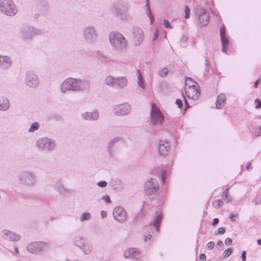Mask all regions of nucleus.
<instances>
[{
    "label": "nucleus",
    "mask_w": 261,
    "mask_h": 261,
    "mask_svg": "<svg viewBox=\"0 0 261 261\" xmlns=\"http://www.w3.org/2000/svg\"><path fill=\"white\" fill-rule=\"evenodd\" d=\"M209 22V17H198V24L201 26L206 25Z\"/></svg>",
    "instance_id": "nucleus-23"
},
{
    "label": "nucleus",
    "mask_w": 261,
    "mask_h": 261,
    "mask_svg": "<svg viewBox=\"0 0 261 261\" xmlns=\"http://www.w3.org/2000/svg\"><path fill=\"white\" fill-rule=\"evenodd\" d=\"M212 14L214 16H216L217 14L215 13V11L208 9H203L201 8L200 9V12L198 13V16H202V15H206V16H210Z\"/></svg>",
    "instance_id": "nucleus-17"
},
{
    "label": "nucleus",
    "mask_w": 261,
    "mask_h": 261,
    "mask_svg": "<svg viewBox=\"0 0 261 261\" xmlns=\"http://www.w3.org/2000/svg\"><path fill=\"white\" fill-rule=\"evenodd\" d=\"M219 219L218 218H214L213 220L212 225H215L219 223Z\"/></svg>",
    "instance_id": "nucleus-50"
},
{
    "label": "nucleus",
    "mask_w": 261,
    "mask_h": 261,
    "mask_svg": "<svg viewBox=\"0 0 261 261\" xmlns=\"http://www.w3.org/2000/svg\"><path fill=\"white\" fill-rule=\"evenodd\" d=\"M110 43L117 49H123L126 47L127 42L124 36L118 32H111L109 35Z\"/></svg>",
    "instance_id": "nucleus-3"
},
{
    "label": "nucleus",
    "mask_w": 261,
    "mask_h": 261,
    "mask_svg": "<svg viewBox=\"0 0 261 261\" xmlns=\"http://www.w3.org/2000/svg\"><path fill=\"white\" fill-rule=\"evenodd\" d=\"M144 33L142 29L135 27L133 30V40L136 45H139L143 40Z\"/></svg>",
    "instance_id": "nucleus-9"
},
{
    "label": "nucleus",
    "mask_w": 261,
    "mask_h": 261,
    "mask_svg": "<svg viewBox=\"0 0 261 261\" xmlns=\"http://www.w3.org/2000/svg\"><path fill=\"white\" fill-rule=\"evenodd\" d=\"M90 218V214L89 213H85L82 214L81 217V220L82 221L89 220Z\"/></svg>",
    "instance_id": "nucleus-29"
},
{
    "label": "nucleus",
    "mask_w": 261,
    "mask_h": 261,
    "mask_svg": "<svg viewBox=\"0 0 261 261\" xmlns=\"http://www.w3.org/2000/svg\"><path fill=\"white\" fill-rule=\"evenodd\" d=\"M218 233L223 234L225 232V229L224 227H220L218 229Z\"/></svg>",
    "instance_id": "nucleus-44"
},
{
    "label": "nucleus",
    "mask_w": 261,
    "mask_h": 261,
    "mask_svg": "<svg viewBox=\"0 0 261 261\" xmlns=\"http://www.w3.org/2000/svg\"><path fill=\"white\" fill-rule=\"evenodd\" d=\"M185 91L187 97L193 100L197 99L200 93L198 84L190 77L186 80Z\"/></svg>",
    "instance_id": "nucleus-1"
},
{
    "label": "nucleus",
    "mask_w": 261,
    "mask_h": 261,
    "mask_svg": "<svg viewBox=\"0 0 261 261\" xmlns=\"http://www.w3.org/2000/svg\"><path fill=\"white\" fill-rule=\"evenodd\" d=\"M258 83H259V81H256V82L254 84V88H256L258 85Z\"/></svg>",
    "instance_id": "nucleus-56"
},
{
    "label": "nucleus",
    "mask_w": 261,
    "mask_h": 261,
    "mask_svg": "<svg viewBox=\"0 0 261 261\" xmlns=\"http://www.w3.org/2000/svg\"><path fill=\"white\" fill-rule=\"evenodd\" d=\"M158 188V182L156 180L151 178L147 181L145 185V191L146 194L151 195L154 193Z\"/></svg>",
    "instance_id": "nucleus-7"
},
{
    "label": "nucleus",
    "mask_w": 261,
    "mask_h": 261,
    "mask_svg": "<svg viewBox=\"0 0 261 261\" xmlns=\"http://www.w3.org/2000/svg\"><path fill=\"white\" fill-rule=\"evenodd\" d=\"M217 248L221 250L223 249V243L222 242V241H219L217 242Z\"/></svg>",
    "instance_id": "nucleus-35"
},
{
    "label": "nucleus",
    "mask_w": 261,
    "mask_h": 261,
    "mask_svg": "<svg viewBox=\"0 0 261 261\" xmlns=\"http://www.w3.org/2000/svg\"><path fill=\"white\" fill-rule=\"evenodd\" d=\"M27 83L30 87H35L38 84V80L36 75L28 74L27 76Z\"/></svg>",
    "instance_id": "nucleus-14"
},
{
    "label": "nucleus",
    "mask_w": 261,
    "mask_h": 261,
    "mask_svg": "<svg viewBox=\"0 0 261 261\" xmlns=\"http://www.w3.org/2000/svg\"><path fill=\"white\" fill-rule=\"evenodd\" d=\"M97 185L100 187H105L107 186V183L105 181H101L98 182Z\"/></svg>",
    "instance_id": "nucleus-46"
},
{
    "label": "nucleus",
    "mask_w": 261,
    "mask_h": 261,
    "mask_svg": "<svg viewBox=\"0 0 261 261\" xmlns=\"http://www.w3.org/2000/svg\"><path fill=\"white\" fill-rule=\"evenodd\" d=\"M170 146L168 143H164L161 142L160 143L158 146V151L159 154L162 156H165L167 154L169 150Z\"/></svg>",
    "instance_id": "nucleus-13"
},
{
    "label": "nucleus",
    "mask_w": 261,
    "mask_h": 261,
    "mask_svg": "<svg viewBox=\"0 0 261 261\" xmlns=\"http://www.w3.org/2000/svg\"><path fill=\"white\" fill-rule=\"evenodd\" d=\"M247 170L248 171L251 170L252 169V166L251 163L249 164L246 168Z\"/></svg>",
    "instance_id": "nucleus-55"
},
{
    "label": "nucleus",
    "mask_w": 261,
    "mask_h": 261,
    "mask_svg": "<svg viewBox=\"0 0 261 261\" xmlns=\"http://www.w3.org/2000/svg\"><path fill=\"white\" fill-rule=\"evenodd\" d=\"M238 217H239V215L238 214H231L230 215V219L232 221H234L235 219L237 218Z\"/></svg>",
    "instance_id": "nucleus-40"
},
{
    "label": "nucleus",
    "mask_w": 261,
    "mask_h": 261,
    "mask_svg": "<svg viewBox=\"0 0 261 261\" xmlns=\"http://www.w3.org/2000/svg\"><path fill=\"white\" fill-rule=\"evenodd\" d=\"M127 84L126 79L124 77H120L117 78L116 86H118L120 88L124 87Z\"/></svg>",
    "instance_id": "nucleus-20"
},
{
    "label": "nucleus",
    "mask_w": 261,
    "mask_h": 261,
    "mask_svg": "<svg viewBox=\"0 0 261 261\" xmlns=\"http://www.w3.org/2000/svg\"><path fill=\"white\" fill-rule=\"evenodd\" d=\"M190 9L187 6H186L185 7V16H189L190 15Z\"/></svg>",
    "instance_id": "nucleus-41"
},
{
    "label": "nucleus",
    "mask_w": 261,
    "mask_h": 261,
    "mask_svg": "<svg viewBox=\"0 0 261 261\" xmlns=\"http://www.w3.org/2000/svg\"><path fill=\"white\" fill-rule=\"evenodd\" d=\"M183 98L185 100V110H186L189 107V106L188 105L187 100H186V99L184 96H183Z\"/></svg>",
    "instance_id": "nucleus-51"
},
{
    "label": "nucleus",
    "mask_w": 261,
    "mask_h": 261,
    "mask_svg": "<svg viewBox=\"0 0 261 261\" xmlns=\"http://www.w3.org/2000/svg\"><path fill=\"white\" fill-rule=\"evenodd\" d=\"M255 102L257 103V105L255 106L256 109L261 108V100H260L258 99H256L255 100Z\"/></svg>",
    "instance_id": "nucleus-39"
},
{
    "label": "nucleus",
    "mask_w": 261,
    "mask_h": 261,
    "mask_svg": "<svg viewBox=\"0 0 261 261\" xmlns=\"http://www.w3.org/2000/svg\"><path fill=\"white\" fill-rule=\"evenodd\" d=\"M92 117H91V119H96L98 117V114L97 112L94 111L91 113Z\"/></svg>",
    "instance_id": "nucleus-38"
},
{
    "label": "nucleus",
    "mask_w": 261,
    "mask_h": 261,
    "mask_svg": "<svg viewBox=\"0 0 261 261\" xmlns=\"http://www.w3.org/2000/svg\"><path fill=\"white\" fill-rule=\"evenodd\" d=\"M215 246V243L213 241L208 242L206 245V249L209 250H212Z\"/></svg>",
    "instance_id": "nucleus-32"
},
{
    "label": "nucleus",
    "mask_w": 261,
    "mask_h": 261,
    "mask_svg": "<svg viewBox=\"0 0 261 261\" xmlns=\"http://www.w3.org/2000/svg\"><path fill=\"white\" fill-rule=\"evenodd\" d=\"M113 216L117 221H124L126 219V213L122 207L117 206L114 209Z\"/></svg>",
    "instance_id": "nucleus-8"
},
{
    "label": "nucleus",
    "mask_w": 261,
    "mask_h": 261,
    "mask_svg": "<svg viewBox=\"0 0 261 261\" xmlns=\"http://www.w3.org/2000/svg\"><path fill=\"white\" fill-rule=\"evenodd\" d=\"M0 12L8 16H14L17 9L12 0H0Z\"/></svg>",
    "instance_id": "nucleus-4"
},
{
    "label": "nucleus",
    "mask_w": 261,
    "mask_h": 261,
    "mask_svg": "<svg viewBox=\"0 0 261 261\" xmlns=\"http://www.w3.org/2000/svg\"><path fill=\"white\" fill-rule=\"evenodd\" d=\"M9 107V100L5 97H0V110H6Z\"/></svg>",
    "instance_id": "nucleus-18"
},
{
    "label": "nucleus",
    "mask_w": 261,
    "mask_h": 261,
    "mask_svg": "<svg viewBox=\"0 0 261 261\" xmlns=\"http://www.w3.org/2000/svg\"><path fill=\"white\" fill-rule=\"evenodd\" d=\"M137 75H138V84L141 87H142V88L144 89L145 88V84L143 82V77L141 75L140 70H138L137 71Z\"/></svg>",
    "instance_id": "nucleus-24"
},
{
    "label": "nucleus",
    "mask_w": 261,
    "mask_h": 261,
    "mask_svg": "<svg viewBox=\"0 0 261 261\" xmlns=\"http://www.w3.org/2000/svg\"><path fill=\"white\" fill-rule=\"evenodd\" d=\"M228 193L229 189L227 188L225 190L223 193V197L224 200H227V202L230 201V200L228 199Z\"/></svg>",
    "instance_id": "nucleus-30"
},
{
    "label": "nucleus",
    "mask_w": 261,
    "mask_h": 261,
    "mask_svg": "<svg viewBox=\"0 0 261 261\" xmlns=\"http://www.w3.org/2000/svg\"><path fill=\"white\" fill-rule=\"evenodd\" d=\"M102 199L106 202L108 203H110L111 202V200L110 198L108 196H103L102 197Z\"/></svg>",
    "instance_id": "nucleus-36"
},
{
    "label": "nucleus",
    "mask_w": 261,
    "mask_h": 261,
    "mask_svg": "<svg viewBox=\"0 0 261 261\" xmlns=\"http://www.w3.org/2000/svg\"><path fill=\"white\" fill-rule=\"evenodd\" d=\"M257 244L258 245H261V239H258L257 240Z\"/></svg>",
    "instance_id": "nucleus-57"
},
{
    "label": "nucleus",
    "mask_w": 261,
    "mask_h": 261,
    "mask_svg": "<svg viewBox=\"0 0 261 261\" xmlns=\"http://www.w3.org/2000/svg\"><path fill=\"white\" fill-rule=\"evenodd\" d=\"M164 121V116L158 106L151 103L150 122L153 125L161 124Z\"/></svg>",
    "instance_id": "nucleus-5"
},
{
    "label": "nucleus",
    "mask_w": 261,
    "mask_h": 261,
    "mask_svg": "<svg viewBox=\"0 0 261 261\" xmlns=\"http://www.w3.org/2000/svg\"><path fill=\"white\" fill-rule=\"evenodd\" d=\"M39 125L38 123L34 122V123H32V124L31 127L29 128V130L30 132H33L38 129L39 128Z\"/></svg>",
    "instance_id": "nucleus-27"
},
{
    "label": "nucleus",
    "mask_w": 261,
    "mask_h": 261,
    "mask_svg": "<svg viewBox=\"0 0 261 261\" xmlns=\"http://www.w3.org/2000/svg\"><path fill=\"white\" fill-rule=\"evenodd\" d=\"M101 216L102 218H105L107 216V212L104 211L101 212Z\"/></svg>",
    "instance_id": "nucleus-52"
},
{
    "label": "nucleus",
    "mask_w": 261,
    "mask_h": 261,
    "mask_svg": "<svg viewBox=\"0 0 261 261\" xmlns=\"http://www.w3.org/2000/svg\"><path fill=\"white\" fill-rule=\"evenodd\" d=\"M158 36H159L158 31L157 30H156L153 34L152 40H156L158 38Z\"/></svg>",
    "instance_id": "nucleus-43"
},
{
    "label": "nucleus",
    "mask_w": 261,
    "mask_h": 261,
    "mask_svg": "<svg viewBox=\"0 0 261 261\" xmlns=\"http://www.w3.org/2000/svg\"><path fill=\"white\" fill-rule=\"evenodd\" d=\"M84 117L85 119H91L92 117L91 113H86L84 114Z\"/></svg>",
    "instance_id": "nucleus-42"
},
{
    "label": "nucleus",
    "mask_w": 261,
    "mask_h": 261,
    "mask_svg": "<svg viewBox=\"0 0 261 261\" xmlns=\"http://www.w3.org/2000/svg\"><path fill=\"white\" fill-rule=\"evenodd\" d=\"M242 260H243V261H245V260H246V252H245V251H244V252L242 253Z\"/></svg>",
    "instance_id": "nucleus-53"
},
{
    "label": "nucleus",
    "mask_w": 261,
    "mask_h": 261,
    "mask_svg": "<svg viewBox=\"0 0 261 261\" xmlns=\"http://www.w3.org/2000/svg\"><path fill=\"white\" fill-rule=\"evenodd\" d=\"M233 250L232 248H229L225 250L223 252V256L225 258H227L232 253Z\"/></svg>",
    "instance_id": "nucleus-28"
},
{
    "label": "nucleus",
    "mask_w": 261,
    "mask_h": 261,
    "mask_svg": "<svg viewBox=\"0 0 261 261\" xmlns=\"http://www.w3.org/2000/svg\"><path fill=\"white\" fill-rule=\"evenodd\" d=\"M16 239H18V237L16 236Z\"/></svg>",
    "instance_id": "nucleus-58"
},
{
    "label": "nucleus",
    "mask_w": 261,
    "mask_h": 261,
    "mask_svg": "<svg viewBox=\"0 0 261 261\" xmlns=\"http://www.w3.org/2000/svg\"><path fill=\"white\" fill-rule=\"evenodd\" d=\"M124 256L126 258H138L140 256V252L137 249L131 248L124 252Z\"/></svg>",
    "instance_id": "nucleus-11"
},
{
    "label": "nucleus",
    "mask_w": 261,
    "mask_h": 261,
    "mask_svg": "<svg viewBox=\"0 0 261 261\" xmlns=\"http://www.w3.org/2000/svg\"><path fill=\"white\" fill-rule=\"evenodd\" d=\"M151 236L150 234H148L145 237L144 241L146 242L147 240H150L151 239Z\"/></svg>",
    "instance_id": "nucleus-54"
},
{
    "label": "nucleus",
    "mask_w": 261,
    "mask_h": 261,
    "mask_svg": "<svg viewBox=\"0 0 261 261\" xmlns=\"http://www.w3.org/2000/svg\"><path fill=\"white\" fill-rule=\"evenodd\" d=\"M146 4L144 7V10L146 11L147 16H152L151 13V10L149 4L148 0H146Z\"/></svg>",
    "instance_id": "nucleus-25"
},
{
    "label": "nucleus",
    "mask_w": 261,
    "mask_h": 261,
    "mask_svg": "<svg viewBox=\"0 0 261 261\" xmlns=\"http://www.w3.org/2000/svg\"><path fill=\"white\" fill-rule=\"evenodd\" d=\"M6 62V63L10 64V59L7 57L0 56V63Z\"/></svg>",
    "instance_id": "nucleus-34"
},
{
    "label": "nucleus",
    "mask_w": 261,
    "mask_h": 261,
    "mask_svg": "<svg viewBox=\"0 0 261 261\" xmlns=\"http://www.w3.org/2000/svg\"><path fill=\"white\" fill-rule=\"evenodd\" d=\"M160 220H161V218H160V216H158L157 219L155 220V221L154 222V225L155 226V227H157L158 225H159Z\"/></svg>",
    "instance_id": "nucleus-49"
},
{
    "label": "nucleus",
    "mask_w": 261,
    "mask_h": 261,
    "mask_svg": "<svg viewBox=\"0 0 261 261\" xmlns=\"http://www.w3.org/2000/svg\"><path fill=\"white\" fill-rule=\"evenodd\" d=\"M226 100V96L223 94H219L216 100V107L217 108H220L223 105L225 104Z\"/></svg>",
    "instance_id": "nucleus-16"
},
{
    "label": "nucleus",
    "mask_w": 261,
    "mask_h": 261,
    "mask_svg": "<svg viewBox=\"0 0 261 261\" xmlns=\"http://www.w3.org/2000/svg\"><path fill=\"white\" fill-rule=\"evenodd\" d=\"M84 83L78 80L68 79L65 81L61 85V89L63 91L66 90H77L80 89Z\"/></svg>",
    "instance_id": "nucleus-6"
},
{
    "label": "nucleus",
    "mask_w": 261,
    "mask_h": 261,
    "mask_svg": "<svg viewBox=\"0 0 261 261\" xmlns=\"http://www.w3.org/2000/svg\"><path fill=\"white\" fill-rule=\"evenodd\" d=\"M221 38V41L223 45V51L226 53L228 48L229 41L227 37H223Z\"/></svg>",
    "instance_id": "nucleus-22"
},
{
    "label": "nucleus",
    "mask_w": 261,
    "mask_h": 261,
    "mask_svg": "<svg viewBox=\"0 0 261 261\" xmlns=\"http://www.w3.org/2000/svg\"><path fill=\"white\" fill-rule=\"evenodd\" d=\"M232 241L231 239L227 238L225 240V243L226 245H230L232 244Z\"/></svg>",
    "instance_id": "nucleus-45"
},
{
    "label": "nucleus",
    "mask_w": 261,
    "mask_h": 261,
    "mask_svg": "<svg viewBox=\"0 0 261 261\" xmlns=\"http://www.w3.org/2000/svg\"><path fill=\"white\" fill-rule=\"evenodd\" d=\"M37 143L38 146L41 149L46 148L51 149L53 147L51 140L48 138L40 139L37 141Z\"/></svg>",
    "instance_id": "nucleus-12"
},
{
    "label": "nucleus",
    "mask_w": 261,
    "mask_h": 261,
    "mask_svg": "<svg viewBox=\"0 0 261 261\" xmlns=\"http://www.w3.org/2000/svg\"><path fill=\"white\" fill-rule=\"evenodd\" d=\"M40 13L38 14V15H45L49 11V7L48 4H44L41 6H40L38 7Z\"/></svg>",
    "instance_id": "nucleus-19"
},
{
    "label": "nucleus",
    "mask_w": 261,
    "mask_h": 261,
    "mask_svg": "<svg viewBox=\"0 0 261 261\" xmlns=\"http://www.w3.org/2000/svg\"><path fill=\"white\" fill-rule=\"evenodd\" d=\"M199 258L202 261L206 260V255L204 253H201L199 255Z\"/></svg>",
    "instance_id": "nucleus-48"
},
{
    "label": "nucleus",
    "mask_w": 261,
    "mask_h": 261,
    "mask_svg": "<svg viewBox=\"0 0 261 261\" xmlns=\"http://www.w3.org/2000/svg\"><path fill=\"white\" fill-rule=\"evenodd\" d=\"M220 33L221 35V38H222L223 37H226L225 27L224 25L220 28Z\"/></svg>",
    "instance_id": "nucleus-31"
},
{
    "label": "nucleus",
    "mask_w": 261,
    "mask_h": 261,
    "mask_svg": "<svg viewBox=\"0 0 261 261\" xmlns=\"http://www.w3.org/2000/svg\"><path fill=\"white\" fill-rule=\"evenodd\" d=\"M42 244L40 242H34L28 245L27 248L28 251L32 253H35L40 250V247Z\"/></svg>",
    "instance_id": "nucleus-15"
},
{
    "label": "nucleus",
    "mask_w": 261,
    "mask_h": 261,
    "mask_svg": "<svg viewBox=\"0 0 261 261\" xmlns=\"http://www.w3.org/2000/svg\"><path fill=\"white\" fill-rule=\"evenodd\" d=\"M223 205V201L221 200H217L213 202V205L215 208H220Z\"/></svg>",
    "instance_id": "nucleus-26"
},
{
    "label": "nucleus",
    "mask_w": 261,
    "mask_h": 261,
    "mask_svg": "<svg viewBox=\"0 0 261 261\" xmlns=\"http://www.w3.org/2000/svg\"><path fill=\"white\" fill-rule=\"evenodd\" d=\"M115 113L118 115H124L128 113L130 108L126 103L121 104L115 106L114 108Z\"/></svg>",
    "instance_id": "nucleus-10"
},
{
    "label": "nucleus",
    "mask_w": 261,
    "mask_h": 261,
    "mask_svg": "<svg viewBox=\"0 0 261 261\" xmlns=\"http://www.w3.org/2000/svg\"><path fill=\"white\" fill-rule=\"evenodd\" d=\"M164 25L166 28L171 29L172 28L171 26L170 25L169 22L167 20H165L164 21Z\"/></svg>",
    "instance_id": "nucleus-47"
},
{
    "label": "nucleus",
    "mask_w": 261,
    "mask_h": 261,
    "mask_svg": "<svg viewBox=\"0 0 261 261\" xmlns=\"http://www.w3.org/2000/svg\"><path fill=\"white\" fill-rule=\"evenodd\" d=\"M168 73V70L166 68H164L159 72V74L161 76H165Z\"/></svg>",
    "instance_id": "nucleus-33"
},
{
    "label": "nucleus",
    "mask_w": 261,
    "mask_h": 261,
    "mask_svg": "<svg viewBox=\"0 0 261 261\" xmlns=\"http://www.w3.org/2000/svg\"><path fill=\"white\" fill-rule=\"evenodd\" d=\"M129 7V4L127 2L119 0L111 5L110 10L113 14L122 16L127 14Z\"/></svg>",
    "instance_id": "nucleus-2"
},
{
    "label": "nucleus",
    "mask_w": 261,
    "mask_h": 261,
    "mask_svg": "<svg viewBox=\"0 0 261 261\" xmlns=\"http://www.w3.org/2000/svg\"><path fill=\"white\" fill-rule=\"evenodd\" d=\"M175 103L177 105L178 107L181 108L182 107L183 103L182 101L180 99H177L175 101Z\"/></svg>",
    "instance_id": "nucleus-37"
},
{
    "label": "nucleus",
    "mask_w": 261,
    "mask_h": 261,
    "mask_svg": "<svg viewBox=\"0 0 261 261\" xmlns=\"http://www.w3.org/2000/svg\"><path fill=\"white\" fill-rule=\"evenodd\" d=\"M116 80L117 79L110 75L106 79V83L109 86H116Z\"/></svg>",
    "instance_id": "nucleus-21"
}]
</instances>
